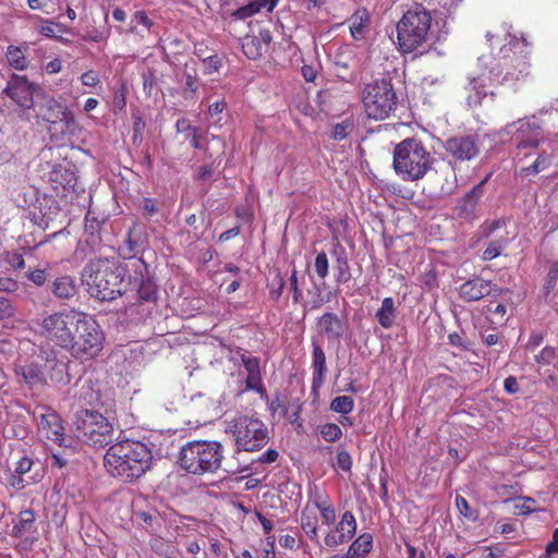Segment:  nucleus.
Wrapping results in <instances>:
<instances>
[{
    "mask_svg": "<svg viewBox=\"0 0 558 558\" xmlns=\"http://www.w3.org/2000/svg\"><path fill=\"white\" fill-rule=\"evenodd\" d=\"M506 43L489 68L496 84L507 85L518 90L532 76L530 54L531 49L524 38L507 34Z\"/></svg>",
    "mask_w": 558,
    "mask_h": 558,
    "instance_id": "1",
    "label": "nucleus"
},
{
    "mask_svg": "<svg viewBox=\"0 0 558 558\" xmlns=\"http://www.w3.org/2000/svg\"><path fill=\"white\" fill-rule=\"evenodd\" d=\"M151 450L142 441L123 439L109 447L104 464L114 477L132 482L143 476L151 466Z\"/></svg>",
    "mask_w": 558,
    "mask_h": 558,
    "instance_id": "2",
    "label": "nucleus"
},
{
    "mask_svg": "<svg viewBox=\"0 0 558 558\" xmlns=\"http://www.w3.org/2000/svg\"><path fill=\"white\" fill-rule=\"evenodd\" d=\"M124 268L114 256H97L89 259L82 271V281L90 296L112 301L125 291Z\"/></svg>",
    "mask_w": 558,
    "mask_h": 558,
    "instance_id": "3",
    "label": "nucleus"
},
{
    "mask_svg": "<svg viewBox=\"0 0 558 558\" xmlns=\"http://www.w3.org/2000/svg\"><path fill=\"white\" fill-rule=\"evenodd\" d=\"M432 14L422 4L414 3L397 23V44L402 53H411L423 47L432 27Z\"/></svg>",
    "mask_w": 558,
    "mask_h": 558,
    "instance_id": "4",
    "label": "nucleus"
},
{
    "mask_svg": "<svg viewBox=\"0 0 558 558\" xmlns=\"http://www.w3.org/2000/svg\"><path fill=\"white\" fill-rule=\"evenodd\" d=\"M223 459V446L216 440H193L182 446L180 466L193 475L214 474Z\"/></svg>",
    "mask_w": 558,
    "mask_h": 558,
    "instance_id": "5",
    "label": "nucleus"
},
{
    "mask_svg": "<svg viewBox=\"0 0 558 558\" xmlns=\"http://www.w3.org/2000/svg\"><path fill=\"white\" fill-rule=\"evenodd\" d=\"M433 163L432 154L420 140L405 138L395 147L393 169L405 181L423 179Z\"/></svg>",
    "mask_w": 558,
    "mask_h": 558,
    "instance_id": "6",
    "label": "nucleus"
},
{
    "mask_svg": "<svg viewBox=\"0 0 558 558\" xmlns=\"http://www.w3.org/2000/svg\"><path fill=\"white\" fill-rule=\"evenodd\" d=\"M65 351L81 362L96 359L104 349L105 333L96 319L83 314Z\"/></svg>",
    "mask_w": 558,
    "mask_h": 558,
    "instance_id": "7",
    "label": "nucleus"
},
{
    "mask_svg": "<svg viewBox=\"0 0 558 558\" xmlns=\"http://www.w3.org/2000/svg\"><path fill=\"white\" fill-rule=\"evenodd\" d=\"M362 102L366 116L385 120L397 109V95L391 78L375 80L364 86Z\"/></svg>",
    "mask_w": 558,
    "mask_h": 558,
    "instance_id": "8",
    "label": "nucleus"
},
{
    "mask_svg": "<svg viewBox=\"0 0 558 558\" xmlns=\"http://www.w3.org/2000/svg\"><path fill=\"white\" fill-rule=\"evenodd\" d=\"M83 312L61 310L43 317L40 323L43 336L54 345L65 350L73 333L82 320Z\"/></svg>",
    "mask_w": 558,
    "mask_h": 558,
    "instance_id": "9",
    "label": "nucleus"
},
{
    "mask_svg": "<svg viewBox=\"0 0 558 558\" xmlns=\"http://www.w3.org/2000/svg\"><path fill=\"white\" fill-rule=\"evenodd\" d=\"M77 438L88 446L102 448L112 440L113 426L101 413L84 409L76 416Z\"/></svg>",
    "mask_w": 558,
    "mask_h": 558,
    "instance_id": "10",
    "label": "nucleus"
},
{
    "mask_svg": "<svg viewBox=\"0 0 558 558\" xmlns=\"http://www.w3.org/2000/svg\"><path fill=\"white\" fill-rule=\"evenodd\" d=\"M236 453L258 451L269 440L268 428L263 421L250 416H240L232 426Z\"/></svg>",
    "mask_w": 558,
    "mask_h": 558,
    "instance_id": "11",
    "label": "nucleus"
},
{
    "mask_svg": "<svg viewBox=\"0 0 558 558\" xmlns=\"http://www.w3.org/2000/svg\"><path fill=\"white\" fill-rule=\"evenodd\" d=\"M130 270V284L136 291L141 302L154 303L158 298V288L150 275L149 266L143 258L134 259L126 264Z\"/></svg>",
    "mask_w": 558,
    "mask_h": 558,
    "instance_id": "12",
    "label": "nucleus"
},
{
    "mask_svg": "<svg viewBox=\"0 0 558 558\" xmlns=\"http://www.w3.org/2000/svg\"><path fill=\"white\" fill-rule=\"evenodd\" d=\"M41 92L39 85L32 83L25 75L12 74L7 82L4 94L23 109L35 107L34 97Z\"/></svg>",
    "mask_w": 558,
    "mask_h": 558,
    "instance_id": "13",
    "label": "nucleus"
},
{
    "mask_svg": "<svg viewBox=\"0 0 558 558\" xmlns=\"http://www.w3.org/2000/svg\"><path fill=\"white\" fill-rule=\"evenodd\" d=\"M444 148L456 161H470L480 154V138L476 134L454 135L446 140Z\"/></svg>",
    "mask_w": 558,
    "mask_h": 558,
    "instance_id": "14",
    "label": "nucleus"
},
{
    "mask_svg": "<svg viewBox=\"0 0 558 558\" xmlns=\"http://www.w3.org/2000/svg\"><path fill=\"white\" fill-rule=\"evenodd\" d=\"M458 293L460 299L463 301L475 302L485 296L497 298L502 293H509V290L501 289L489 280H484L481 277H474L463 282L459 287Z\"/></svg>",
    "mask_w": 558,
    "mask_h": 558,
    "instance_id": "15",
    "label": "nucleus"
},
{
    "mask_svg": "<svg viewBox=\"0 0 558 558\" xmlns=\"http://www.w3.org/2000/svg\"><path fill=\"white\" fill-rule=\"evenodd\" d=\"M39 434L59 446L64 441V427L60 415L51 408L41 407L37 416Z\"/></svg>",
    "mask_w": 558,
    "mask_h": 558,
    "instance_id": "16",
    "label": "nucleus"
},
{
    "mask_svg": "<svg viewBox=\"0 0 558 558\" xmlns=\"http://www.w3.org/2000/svg\"><path fill=\"white\" fill-rule=\"evenodd\" d=\"M487 180L488 178L482 180L458 201L456 206L458 218L468 222H472L478 218L481 209L480 201L484 194V185Z\"/></svg>",
    "mask_w": 558,
    "mask_h": 558,
    "instance_id": "17",
    "label": "nucleus"
},
{
    "mask_svg": "<svg viewBox=\"0 0 558 558\" xmlns=\"http://www.w3.org/2000/svg\"><path fill=\"white\" fill-rule=\"evenodd\" d=\"M34 108L36 110V117L50 124L49 131L53 137V130H57L58 119L64 113L66 106L58 101L54 97L41 93L40 96L38 95V100Z\"/></svg>",
    "mask_w": 558,
    "mask_h": 558,
    "instance_id": "18",
    "label": "nucleus"
},
{
    "mask_svg": "<svg viewBox=\"0 0 558 558\" xmlns=\"http://www.w3.org/2000/svg\"><path fill=\"white\" fill-rule=\"evenodd\" d=\"M356 527L357 524L354 514L351 511L343 512L340 521L326 534L324 538L325 545L328 547H337L349 542L355 535Z\"/></svg>",
    "mask_w": 558,
    "mask_h": 558,
    "instance_id": "19",
    "label": "nucleus"
},
{
    "mask_svg": "<svg viewBox=\"0 0 558 558\" xmlns=\"http://www.w3.org/2000/svg\"><path fill=\"white\" fill-rule=\"evenodd\" d=\"M13 372L19 378V383H24L28 387L46 386L47 374L43 364L35 361H21L14 363Z\"/></svg>",
    "mask_w": 558,
    "mask_h": 558,
    "instance_id": "20",
    "label": "nucleus"
},
{
    "mask_svg": "<svg viewBox=\"0 0 558 558\" xmlns=\"http://www.w3.org/2000/svg\"><path fill=\"white\" fill-rule=\"evenodd\" d=\"M497 85L494 76L489 73H482L476 77L469 81L466 89L469 90L466 101L470 107H477L488 95L494 97L495 93L490 89L492 86Z\"/></svg>",
    "mask_w": 558,
    "mask_h": 558,
    "instance_id": "21",
    "label": "nucleus"
},
{
    "mask_svg": "<svg viewBox=\"0 0 558 558\" xmlns=\"http://www.w3.org/2000/svg\"><path fill=\"white\" fill-rule=\"evenodd\" d=\"M43 367L47 374V385L50 383L65 386L70 383L69 362L58 359L57 351L50 350L47 353Z\"/></svg>",
    "mask_w": 558,
    "mask_h": 558,
    "instance_id": "22",
    "label": "nucleus"
},
{
    "mask_svg": "<svg viewBox=\"0 0 558 558\" xmlns=\"http://www.w3.org/2000/svg\"><path fill=\"white\" fill-rule=\"evenodd\" d=\"M241 362L247 373L245 389L253 390L263 397L266 393V388L263 384L259 357L243 353Z\"/></svg>",
    "mask_w": 558,
    "mask_h": 558,
    "instance_id": "23",
    "label": "nucleus"
},
{
    "mask_svg": "<svg viewBox=\"0 0 558 558\" xmlns=\"http://www.w3.org/2000/svg\"><path fill=\"white\" fill-rule=\"evenodd\" d=\"M49 182L56 194L59 195L62 192L74 189L76 184V177L73 171L61 165H56L49 172Z\"/></svg>",
    "mask_w": 558,
    "mask_h": 558,
    "instance_id": "24",
    "label": "nucleus"
},
{
    "mask_svg": "<svg viewBox=\"0 0 558 558\" xmlns=\"http://www.w3.org/2000/svg\"><path fill=\"white\" fill-rule=\"evenodd\" d=\"M313 378H312V389L317 391L322 388L325 383L327 365H326V355L323 348L317 343L313 342Z\"/></svg>",
    "mask_w": 558,
    "mask_h": 558,
    "instance_id": "25",
    "label": "nucleus"
},
{
    "mask_svg": "<svg viewBox=\"0 0 558 558\" xmlns=\"http://www.w3.org/2000/svg\"><path fill=\"white\" fill-rule=\"evenodd\" d=\"M36 531V514L32 509H25L13 521L11 535L15 538H27V535L34 534Z\"/></svg>",
    "mask_w": 558,
    "mask_h": 558,
    "instance_id": "26",
    "label": "nucleus"
},
{
    "mask_svg": "<svg viewBox=\"0 0 558 558\" xmlns=\"http://www.w3.org/2000/svg\"><path fill=\"white\" fill-rule=\"evenodd\" d=\"M521 134L518 136V147L520 148H536L542 138V132L538 124L530 122L527 120L520 121V128L518 129Z\"/></svg>",
    "mask_w": 558,
    "mask_h": 558,
    "instance_id": "27",
    "label": "nucleus"
},
{
    "mask_svg": "<svg viewBox=\"0 0 558 558\" xmlns=\"http://www.w3.org/2000/svg\"><path fill=\"white\" fill-rule=\"evenodd\" d=\"M317 326L319 332L329 340H339L343 333V323L333 313L323 314L317 320Z\"/></svg>",
    "mask_w": 558,
    "mask_h": 558,
    "instance_id": "28",
    "label": "nucleus"
},
{
    "mask_svg": "<svg viewBox=\"0 0 558 558\" xmlns=\"http://www.w3.org/2000/svg\"><path fill=\"white\" fill-rule=\"evenodd\" d=\"M348 22L352 38L355 40L364 39L371 24V15L367 9L359 8L349 17Z\"/></svg>",
    "mask_w": 558,
    "mask_h": 558,
    "instance_id": "29",
    "label": "nucleus"
},
{
    "mask_svg": "<svg viewBox=\"0 0 558 558\" xmlns=\"http://www.w3.org/2000/svg\"><path fill=\"white\" fill-rule=\"evenodd\" d=\"M50 291L59 300H70L77 294L78 288L72 276L64 275L51 282Z\"/></svg>",
    "mask_w": 558,
    "mask_h": 558,
    "instance_id": "30",
    "label": "nucleus"
},
{
    "mask_svg": "<svg viewBox=\"0 0 558 558\" xmlns=\"http://www.w3.org/2000/svg\"><path fill=\"white\" fill-rule=\"evenodd\" d=\"M279 452L276 449L269 448L265 452H263L256 460H253L251 465H238L235 468H230L227 470V472H230L232 474H242L243 477H248L251 473L254 471V473H257V468H253L254 464H265V463H274L278 460Z\"/></svg>",
    "mask_w": 558,
    "mask_h": 558,
    "instance_id": "31",
    "label": "nucleus"
},
{
    "mask_svg": "<svg viewBox=\"0 0 558 558\" xmlns=\"http://www.w3.org/2000/svg\"><path fill=\"white\" fill-rule=\"evenodd\" d=\"M375 317L378 324L385 329H389L393 326L397 318V308L395 300L391 296L384 298Z\"/></svg>",
    "mask_w": 558,
    "mask_h": 558,
    "instance_id": "32",
    "label": "nucleus"
},
{
    "mask_svg": "<svg viewBox=\"0 0 558 558\" xmlns=\"http://www.w3.org/2000/svg\"><path fill=\"white\" fill-rule=\"evenodd\" d=\"M100 227L101 222L93 215L92 211H87L85 216V231L89 232L85 243L92 246V251L95 252L96 247L100 244Z\"/></svg>",
    "mask_w": 558,
    "mask_h": 558,
    "instance_id": "33",
    "label": "nucleus"
},
{
    "mask_svg": "<svg viewBox=\"0 0 558 558\" xmlns=\"http://www.w3.org/2000/svg\"><path fill=\"white\" fill-rule=\"evenodd\" d=\"M313 502L320 513L323 523L327 525L333 524L336 521V509L328 495H317Z\"/></svg>",
    "mask_w": 558,
    "mask_h": 558,
    "instance_id": "34",
    "label": "nucleus"
},
{
    "mask_svg": "<svg viewBox=\"0 0 558 558\" xmlns=\"http://www.w3.org/2000/svg\"><path fill=\"white\" fill-rule=\"evenodd\" d=\"M5 58L9 65L17 71H24L28 68L29 61L21 47L10 45L7 48Z\"/></svg>",
    "mask_w": 558,
    "mask_h": 558,
    "instance_id": "35",
    "label": "nucleus"
},
{
    "mask_svg": "<svg viewBox=\"0 0 558 558\" xmlns=\"http://www.w3.org/2000/svg\"><path fill=\"white\" fill-rule=\"evenodd\" d=\"M355 130V119L347 117L341 122L335 123L331 126L329 137L333 141L340 142L349 137Z\"/></svg>",
    "mask_w": 558,
    "mask_h": 558,
    "instance_id": "36",
    "label": "nucleus"
},
{
    "mask_svg": "<svg viewBox=\"0 0 558 558\" xmlns=\"http://www.w3.org/2000/svg\"><path fill=\"white\" fill-rule=\"evenodd\" d=\"M58 124L61 125V136H74L82 130L74 113L68 107L64 113L61 114V118L58 119Z\"/></svg>",
    "mask_w": 558,
    "mask_h": 558,
    "instance_id": "37",
    "label": "nucleus"
},
{
    "mask_svg": "<svg viewBox=\"0 0 558 558\" xmlns=\"http://www.w3.org/2000/svg\"><path fill=\"white\" fill-rule=\"evenodd\" d=\"M372 546L373 536L369 533H363L350 545L348 556L363 557L371 551Z\"/></svg>",
    "mask_w": 558,
    "mask_h": 558,
    "instance_id": "38",
    "label": "nucleus"
},
{
    "mask_svg": "<svg viewBox=\"0 0 558 558\" xmlns=\"http://www.w3.org/2000/svg\"><path fill=\"white\" fill-rule=\"evenodd\" d=\"M318 519L315 513L304 509L301 513V529L315 543H318Z\"/></svg>",
    "mask_w": 558,
    "mask_h": 558,
    "instance_id": "39",
    "label": "nucleus"
},
{
    "mask_svg": "<svg viewBox=\"0 0 558 558\" xmlns=\"http://www.w3.org/2000/svg\"><path fill=\"white\" fill-rule=\"evenodd\" d=\"M242 51L251 60H256L264 53V46L256 36H246L242 41Z\"/></svg>",
    "mask_w": 558,
    "mask_h": 558,
    "instance_id": "40",
    "label": "nucleus"
},
{
    "mask_svg": "<svg viewBox=\"0 0 558 558\" xmlns=\"http://www.w3.org/2000/svg\"><path fill=\"white\" fill-rule=\"evenodd\" d=\"M136 25H142L148 33H151L155 22L145 10H137L133 13L130 27L126 32L129 34H136Z\"/></svg>",
    "mask_w": 558,
    "mask_h": 558,
    "instance_id": "41",
    "label": "nucleus"
},
{
    "mask_svg": "<svg viewBox=\"0 0 558 558\" xmlns=\"http://www.w3.org/2000/svg\"><path fill=\"white\" fill-rule=\"evenodd\" d=\"M133 230H129L128 238L125 240V244L119 248L120 255L128 259V264H130L134 259H138L136 255L141 252L140 243L132 238Z\"/></svg>",
    "mask_w": 558,
    "mask_h": 558,
    "instance_id": "42",
    "label": "nucleus"
},
{
    "mask_svg": "<svg viewBox=\"0 0 558 558\" xmlns=\"http://www.w3.org/2000/svg\"><path fill=\"white\" fill-rule=\"evenodd\" d=\"M354 409V400L350 396H339L331 400L330 410L347 415Z\"/></svg>",
    "mask_w": 558,
    "mask_h": 558,
    "instance_id": "43",
    "label": "nucleus"
},
{
    "mask_svg": "<svg viewBox=\"0 0 558 558\" xmlns=\"http://www.w3.org/2000/svg\"><path fill=\"white\" fill-rule=\"evenodd\" d=\"M351 279L350 266L345 256H339L336 260L335 281L338 284L349 282Z\"/></svg>",
    "mask_w": 558,
    "mask_h": 558,
    "instance_id": "44",
    "label": "nucleus"
},
{
    "mask_svg": "<svg viewBox=\"0 0 558 558\" xmlns=\"http://www.w3.org/2000/svg\"><path fill=\"white\" fill-rule=\"evenodd\" d=\"M550 163V157L543 153L539 154L536 160L529 167H523L520 170L521 175H531L536 174L549 167Z\"/></svg>",
    "mask_w": 558,
    "mask_h": 558,
    "instance_id": "45",
    "label": "nucleus"
},
{
    "mask_svg": "<svg viewBox=\"0 0 558 558\" xmlns=\"http://www.w3.org/2000/svg\"><path fill=\"white\" fill-rule=\"evenodd\" d=\"M319 433L325 441L336 442L342 437V429L335 423H326L319 426Z\"/></svg>",
    "mask_w": 558,
    "mask_h": 558,
    "instance_id": "46",
    "label": "nucleus"
},
{
    "mask_svg": "<svg viewBox=\"0 0 558 558\" xmlns=\"http://www.w3.org/2000/svg\"><path fill=\"white\" fill-rule=\"evenodd\" d=\"M506 247V241L504 239L490 241L483 252V260H492L498 257L504 248Z\"/></svg>",
    "mask_w": 558,
    "mask_h": 558,
    "instance_id": "47",
    "label": "nucleus"
},
{
    "mask_svg": "<svg viewBox=\"0 0 558 558\" xmlns=\"http://www.w3.org/2000/svg\"><path fill=\"white\" fill-rule=\"evenodd\" d=\"M3 262L8 264L13 270H22L25 268L24 256L14 251H5L2 254Z\"/></svg>",
    "mask_w": 558,
    "mask_h": 558,
    "instance_id": "48",
    "label": "nucleus"
},
{
    "mask_svg": "<svg viewBox=\"0 0 558 558\" xmlns=\"http://www.w3.org/2000/svg\"><path fill=\"white\" fill-rule=\"evenodd\" d=\"M39 34L48 38H54L58 40H62L63 38L57 35L58 32H62V26L60 23L46 20L44 24L39 27Z\"/></svg>",
    "mask_w": 558,
    "mask_h": 558,
    "instance_id": "49",
    "label": "nucleus"
},
{
    "mask_svg": "<svg viewBox=\"0 0 558 558\" xmlns=\"http://www.w3.org/2000/svg\"><path fill=\"white\" fill-rule=\"evenodd\" d=\"M558 283V266H553L546 276L542 291L544 296H548L557 287Z\"/></svg>",
    "mask_w": 558,
    "mask_h": 558,
    "instance_id": "50",
    "label": "nucleus"
},
{
    "mask_svg": "<svg viewBox=\"0 0 558 558\" xmlns=\"http://www.w3.org/2000/svg\"><path fill=\"white\" fill-rule=\"evenodd\" d=\"M314 268L316 271V275L320 279H325L328 276L329 272V262L327 254L325 252H319L314 262Z\"/></svg>",
    "mask_w": 558,
    "mask_h": 558,
    "instance_id": "51",
    "label": "nucleus"
},
{
    "mask_svg": "<svg viewBox=\"0 0 558 558\" xmlns=\"http://www.w3.org/2000/svg\"><path fill=\"white\" fill-rule=\"evenodd\" d=\"M7 482L15 490H22L26 486L35 483V480L34 478H31V480L25 478L23 475L16 474L11 471L7 477Z\"/></svg>",
    "mask_w": 558,
    "mask_h": 558,
    "instance_id": "52",
    "label": "nucleus"
},
{
    "mask_svg": "<svg viewBox=\"0 0 558 558\" xmlns=\"http://www.w3.org/2000/svg\"><path fill=\"white\" fill-rule=\"evenodd\" d=\"M555 357L556 349L551 345H546L535 355V362L539 365H549Z\"/></svg>",
    "mask_w": 558,
    "mask_h": 558,
    "instance_id": "53",
    "label": "nucleus"
},
{
    "mask_svg": "<svg viewBox=\"0 0 558 558\" xmlns=\"http://www.w3.org/2000/svg\"><path fill=\"white\" fill-rule=\"evenodd\" d=\"M486 313L493 314L498 322L505 320V316L507 314V307L504 303H498L492 300L489 304L486 305Z\"/></svg>",
    "mask_w": 558,
    "mask_h": 558,
    "instance_id": "54",
    "label": "nucleus"
},
{
    "mask_svg": "<svg viewBox=\"0 0 558 558\" xmlns=\"http://www.w3.org/2000/svg\"><path fill=\"white\" fill-rule=\"evenodd\" d=\"M33 465L34 461L27 456H23L16 461L12 472L25 476L32 470Z\"/></svg>",
    "mask_w": 558,
    "mask_h": 558,
    "instance_id": "55",
    "label": "nucleus"
},
{
    "mask_svg": "<svg viewBox=\"0 0 558 558\" xmlns=\"http://www.w3.org/2000/svg\"><path fill=\"white\" fill-rule=\"evenodd\" d=\"M256 13H258V7H255L254 3L250 2L236 9L232 15L239 20H245L247 17L253 16Z\"/></svg>",
    "mask_w": 558,
    "mask_h": 558,
    "instance_id": "56",
    "label": "nucleus"
},
{
    "mask_svg": "<svg viewBox=\"0 0 558 558\" xmlns=\"http://www.w3.org/2000/svg\"><path fill=\"white\" fill-rule=\"evenodd\" d=\"M505 226V221L497 219L493 221H485L481 226V232L484 238H489L496 230Z\"/></svg>",
    "mask_w": 558,
    "mask_h": 558,
    "instance_id": "57",
    "label": "nucleus"
},
{
    "mask_svg": "<svg viewBox=\"0 0 558 558\" xmlns=\"http://www.w3.org/2000/svg\"><path fill=\"white\" fill-rule=\"evenodd\" d=\"M352 457L347 450H341L337 456V465L339 469L345 472H350L352 469Z\"/></svg>",
    "mask_w": 558,
    "mask_h": 558,
    "instance_id": "58",
    "label": "nucleus"
},
{
    "mask_svg": "<svg viewBox=\"0 0 558 558\" xmlns=\"http://www.w3.org/2000/svg\"><path fill=\"white\" fill-rule=\"evenodd\" d=\"M26 276L28 280H31L37 287L44 286L48 278V274L45 269H35L29 271Z\"/></svg>",
    "mask_w": 558,
    "mask_h": 558,
    "instance_id": "59",
    "label": "nucleus"
},
{
    "mask_svg": "<svg viewBox=\"0 0 558 558\" xmlns=\"http://www.w3.org/2000/svg\"><path fill=\"white\" fill-rule=\"evenodd\" d=\"M14 313L15 310L12 305V302L7 298L0 296V319L2 320L10 318L14 315Z\"/></svg>",
    "mask_w": 558,
    "mask_h": 558,
    "instance_id": "60",
    "label": "nucleus"
},
{
    "mask_svg": "<svg viewBox=\"0 0 558 558\" xmlns=\"http://www.w3.org/2000/svg\"><path fill=\"white\" fill-rule=\"evenodd\" d=\"M80 81L84 86H88V87H95L100 83V78H99L98 74L93 70H88V71L84 72L81 75Z\"/></svg>",
    "mask_w": 558,
    "mask_h": 558,
    "instance_id": "61",
    "label": "nucleus"
},
{
    "mask_svg": "<svg viewBox=\"0 0 558 558\" xmlns=\"http://www.w3.org/2000/svg\"><path fill=\"white\" fill-rule=\"evenodd\" d=\"M448 342L452 347H457L461 350H469L470 343L464 339V337L458 332H452L448 335Z\"/></svg>",
    "mask_w": 558,
    "mask_h": 558,
    "instance_id": "62",
    "label": "nucleus"
},
{
    "mask_svg": "<svg viewBox=\"0 0 558 558\" xmlns=\"http://www.w3.org/2000/svg\"><path fill=\"white\" fill-rule=\"evenodd\" d=\"M142 210L146 217H151L158 211L157 203L154 198L144 197L142 201Z\"/></svg>",
    "mask_w": 558,
    "mask_h": 558,
    "instance_id": "63",
    "label": "nucleus"
},
{
    "mask_svg": "<svg viewBox=\"0 0 558 558\" xmlns=\"http://www.w3.org/2000/svg\"><path fill=\"white\" fill-rule=\"evenodd\" d=\"M505 554V549L498 545L483 547L482 558H497Z\"/></svg>",
    "mask_w": 558,
    "mask_h": 558,
    "instance_id": "64",
    "label": "nucleus"
}]
</instances>
